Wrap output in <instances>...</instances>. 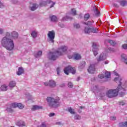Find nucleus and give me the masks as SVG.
I'll return each mask as SVG.
<instances>
[{"mask_svg":"<svg viewBox=\"0 0 127 127\" xmlns=\"http://www.w3.org/2000/svg\"><path fill=\"white\" fill-rule=\"evenodd\" d=\"M119 93L121 97H124L126 95V90L121 86V84L118 85L116 89H110L107 91L106 96L110 98H115L119 95Z\"/></svg>","mask_w":127,"mask_h":127,"instance_id":"obj_1","label":"nucleus"},{"mask_svg":"<svg viewBox=\"0 0 127 127\" xmlns=\"http://www.w3.org/2000/svg\"><path fill=\"white\" fill-rule=\"evenodd\" d=\"M67 50L68 47L67 46H62L59 48L58 51L54 52H51L48 54L47 58L49 60L55 61L58 58V56L63 55V52H66Z\"/></svg>","mask_w":127,"mask_h":127,"instance_id":"obj_2","label":"nucleus"},{"mask_svg":"<svg viewBox=\"0 0 127 127\" xmlns=\"http://www.w3.org/2000/svg\"><path fill=\"white\" fill-rule=\"evenodd\" d=\"M1 45L9 51H11L14 48V43L13 40L6 37H4L1 40Z\"/></svg>","mask_w":127,"mask_h":127,"instance_id":"obj_3","label":"nucleus"},{"mask_svg":"<svg viewBox=\"0 0 127 127\" xmlns=\"http://www.w3.org/2000/svg\"><path fill=\"white\" fill-rule=\"evenodd\" d=\"M60 98L59 97H56L55 98L51 97H48L47 98V102L50 108L53 109H57L60 106Z\"/></svg>","mask_w":127,"mask_h":127,"instance_id":"obj_4","label":"nucleus"},{"mask_svg":"<svg viewBox=\"0 0 127 127\" xmlns=\"http://www.w3.org/2000/svg\"><path fill=\"white\" fill-rule=\"evenodd\" d=\"M64 71L66 75H69V73H71L74 75L76 73V68L71 65H68L64 68Z\"/></svg>","mask_w":127,"mask_h":127,"instance_id":"obj_5","label":"nucleus"},{"mask_svg":"<svg viewBox=\"0 0 127 127\" xmlns=\"http://www.w3.org/2000/svg\"><path fill=\"white\" fill-rule=\"evenodd\" d=\"M84 32L86 34L91 33V32H92V33H98L99 32V29L94 27H85Z\"/></svg>","mask_w":127,"mask_h":127,"instance_id":"obj_6","label":"nucleus"},{"mask_svg":"<svg viewBox=\"0 0 127 127\" xmlns=\"http://www.w3.org/2000/svg\"><path fill=\"white\" fill-rule=\"evenodd\" d=\"M47 3H52L50 6V8L53 7V6H54V5L55 4V2H54L51 0H45L40 2L39 4V5L40 6H45V5L47 4Z\"/></svg>","mask_w":127,"mask_h":127,"instance_id":"obj_7","label":"nucleus"},{"mask_svg":"<svg viewBox=\"0 0 127 127\" xmlns=\"http://www.w3.org/2000/svg\"><path fill=\"white\" fill-rule=\"evenodd\" d=\"M48 36L49 38L48 41H50L52 43H54V38H55V32L53 30L49 31L48 33Z\"/></svg>","mask_w":127,"mask_h":127,"instance_id":"obj_8","label":"nucleus"},{"mask_svg":"<svg viewBox=\"0 0 127 127\" xmlns=\"http://www.w3.org/2000/svg\"><path fill=\"white\" fill-rule=\"evenodd\" d=\"M107 59V55L105 53H102L99 58L97 59V61L98 62H100V61H103L104 60H105V59Z\"/></svg>","mask_w":127,"mask_h":127,"instance_id":"obj_9","label":"nucleus"},{"mask_svg":"<svg viewBox=\"0 0 127 127\" xmlns=\"http://www.w3.org/2000/svg\"><path fill=\"white\" fill-rule=\"evenodd\" d=\"M29 8L32 11H34V10H36L38 8V5L36 3L30 4Z\"/></svg>","mask_w":127,"mask_h":127,"instance_id":"obj_10","label":"nucleus"},{"mask_svg":"<svg viewBox=\"0 0 127 127\" xmlns=\"http://www.w3.org/2000/svg\"><path fill=\"white\" fill-rule=\"evenodd\" d=\"M95 64H90L89 68L88 69L89 73L90 74H94L95 72Z\"/></svg>","mask_w":127,"mask_h":127,"instance_id":"obj_11","label":"nucleus"},{"mask_svg":"<svg viewBox=\"0 0 127 127\" xmlns=\"http://www.w3.org/2000/svg\"><path fill=\"white\" fill-rule=\"evenodd\" d=\"M48 85L51 88H55L56 87V81L53 80H50L49 81Z\"/></svg>","mask_w":127,"mask_h":127,"instance_id":"obj_12","label":"nucleus"},{"mask_svg":"<svg viewBox=\"0 0 127 127\" xmlns=\"http://www.w3.org/2000/svg\"><path fill=\"white\" fill-rule=\"evenodd\" d=\"M82 57L78 53L73 54V60H81Z\"/></svg>","mask_w":127,"mask_h":127,"instance_id":"obj_13","label":"nucleus"},{"mask_svg":"<svg viewBox=\"0 0 127 127\" xmlns=\"http://www.w3.org/2000/svg\"><path fill=\"white\" fill-rule=\"evenodd\" d=\"M11 37L13 39H17L18 38V33L15 31H13L11 33Z\"/></svg>","mask_w":127,"mask_h":127,"instance_id":"obj_14","label":"nucleus"},{"mask_svg":"<svg viewBox=\"0 0 127 127\" xmlns=\"http://www.w3.org/2000/svg\"><path fill=\"white\" fill-rule=\"evenodd\" d=\"M23 73H24V69H23V67H19L17 72V75L20 76V75H22V74H23Z\"/></svg>","mask_w":127,"mask_h":127,"instance_id":"obj_15","label":"nucleus"},{"mask_svg":"<svg viewBox=\"0 0 127 127\" xmlns=\"http://www.w3.org/2000/svg\"><path fill=\"white\" fill-rule=\"evenodd\" d=\"M121 61L122 62H124L125 63V64H127V56L125 54H122L121 55Z\"/></svg>","mask_w":127,"mask_h":127,"instance_id":"obj_16","label":"nucleus"},{"mask_svg":"<svg viewBox=\"0 0 127 127\" xmlns=\"http://www.w3.org/2000/svg\"><path fill=\"white\" fill-rule=\"evenodd\" d=\"M94 12L96 15V16H100V11L97 8L96 6L93 7Z\"/></svg>","mask_w":127,"mask_h":127,"instance_id":"obj_17","label":"nucleus"},{"mask_svg":"<svg viewBox=\"0 0 127 127\" xmlns=\"http://www.w3.org/2000/svg\"><path fill=\"white\" fill-rule=\"evenodd\" d=\"M92 49L99 50V45L96 43H93L92 44Z\"/></svg>","mask_w":127,"mask_h":127,"instance_id":"obj_18","label":"nucleus"},{"mask_svg":"<svg viewBox=\"0 0 127 127\" xmlns=\"http://www.w3.org/2000/svg\"><path fill=\"white\" fill-rule=\"evenodd\" d=\"M85 65H86V62L85 61L81 62L79 66V68L84 69V68H85Z\"/></svg>","mask_w":127,"mask_h":127,"instance_id":"obj_19","label":"nucleus"},{"mask_svg":"<svg viewBox=\"0 0 127 127\" xmlns=\"http://www.w3.org/2000/svg\"><path fill=\"white\" fill-rule=\"evenodd\" d=\"M16 85V83L14 81H11L9 83V87L10 88H13L15 87V85Z\"/></svg>","mask_w":127,"mask_h":127,"instance_id":"obj_20","label":"nucleus"},{"mask_svg":"<svg viewBox=\"0 0 127 127\" xmlns=\"http://www.w3.org/2000/svg\"><path fill=\"white\" fill-rule=\"evenodd\" d=\"M38 33L36 31H33L31 34V35L33 38H36L37 37V34Z\"/></svg>","mask_w":127,"mask_h":127,"instance_id":"obj_21","label":"nucleus"},{"mask_svg":"<svg viewBox=\"0 0 127 127\" xmlns=\"http://www.w3.org/2000/svg\"><path fill=\"white\" fill-rule=\"evenodd\" d=\"M69 19L70 20H72V18L71 17H69L68 16H65L63 18H62V21H67L68 20H69Z\"/></svg>","mask_w":127,"mask_h":127,"instance_id":"obj_22","label":"nucleus"},{"mask_svg":"<svg viewBox=\"0 0 127 127\" xmlns=\"http://www.w3.org/2000/svg\"><path fill=\"white\" fill-rule=\"evenodd\" d=\"M50 18L53 22H56V21H57V17L55 15L50 16Z\"/></svg>","mask_w":127,"mask_h":127,"instance_id":"obj_23","label":"nucleus"},{"mask_svg":"<svg viewBox=\"0 0 127 127\" xmlns=\"http://www.w3.org/2000/svg\"><path fill=\"white\" fill-rule=\"evenodd\" d=\"M0 90L1 91H3V92H5V91H7V86H6L5 84L2 85L0 87Z\"/></svg>","mask_w":127,"mask_h":127,"instance_id":"obj_24","label":"nucleus"},{"mask_svg":"<svg viewBox=\"0 0 127 127\" xmlns=\"http://www.w3.org/2000/svg\"><path fill=\"white\" fill-rule=\"evenodd\" d=\"M114 80H115V81H119V85H120V84H121V86L122 87L123 84H122V82H121V81L122 80V78L121 77V76H118V77H115Z\"/></svg>","mask_w":127,"mask_h":127,"instance_id":"obj_25","label":"nucleus"},{"mask_svg":"<svg viewBox=\"0 0 127 127\" xmlns=\"http://www.w3.org/2000/svg\"><path fill=\"white\" fill-rule=\"evenodd\" d=\"M32 109L33 111H35L36 110H40V109H42V107L39 106L37 105H34Z\"/></svg>","mask_w":127,"mask_h":127,"instance_id":"obj_26","label":"nucleus"},{"mask_svg":"<svg viewBox=\"0 0 127 127\" xmlns=\"http://www.w3.org/2000/svg\"><path fill=\"white\" fill-rule=\"evenodd\" d=\"M119 127H127V122H126L125 123L121 122L119 123Z\"/></svg>","mask_w":127,"mask_h":127,"instance_id":"obj_27","label":"nucleus"},{"mask_svg":"<svg viewBox=\"0 0 127 127\" xmlns=\"http://www.w3.org/2000/svg\"><path fill=\"white\" fill-rule=\"evenodd\" d=\"M105 78L107 79H110V78H111V73L109 71H106L105 73Z\"/></svg>","mask_w":127,"mask_h":127,"instance_id":"obj_28","label":"nucleus"},{"mask_svg":"<svg viewBox=\"0 0 127 127\" xmlns=\"http://www.w3.org/2000/svg\"><path fill=\"white\" fill-rule=\"evenodd\" d=\"M41 55H42V52L41 51H39L35 55V57H36V58H38V57H40Z\"/></svg>","mask_w":127,"mask_h":127,"instance_id":"obj_29","label":"nucleus"},{"mask_svg":"<svg viewBox=\"0 0 127 127\" xmlns=\"http://www.w3.org/2000/svg\"><path fill=\"white\" fill-rule=\"evenodd\" d=\"M121 87H122L123 89H125V95H126V91H127V81H126L124 83H123V85H121Z\"/></svg>","mask_w":127,"mask_h":127,"instance_id":"obj_30","label":"nucleus"},{"mask_svg":"<svg viewBox=\"0 0 127 127\" xmlns=\"http://www.w3.org/2000/svg\"><path fill=\"white\" fill-rule=\"evenodd\" d=\"M89 18H90V14L89 13L85 14L84 16V20L85 21H87V20H88Z\"/></svg>","mask_w":127,"mask_h":127,"instance_id":"obj_31","label":"nucleus"},{"mask_svg":"<svg viewBox=\"0 0 127 127\" xmlns=\"http://www.w3.org/2000/svg\"><path fill=\"white\" fill-rule=\"evenodd\" d=\"M68 112H69L72 115L75 114V111L74 109L71 107L68 108Z\"/></svg>","mask_w":127,"mask_h":127,"instance_id":"obj_32","label":"nucleus"},{"mask_svg":"<svg viewBox=\"0 0 127 127\" xmlns=\"http://www.w3.org/2000/svg\"><path fill=\"white\" fill-rule=\"evenodd\" d=\"M6 111L8 112V113H12L13 112V110H12L11 106H8L7 107Z\"/></svg>","mask_w":127,"mask_h":127,"instance_id":"obj_33","label":"nucleus"},{"mask_svg":"<svg viewBox=\"0 0 127 127\" xmlns=\"http://www.w3.org/2000/svg\"><path fill=\"white\" fill-rule=\"evenodd\" d=\"M108 43H110L111 45H112V46H115V45H116V42H115V41L108 40Z\"/></svg>","mask_w":127,"mask_h":127,"instance_id":"obj_34","label":"nucleus"},{"mask_svg":"<svg viewBox=\"0 0 127 127\" xmlns=\"http://www.w3.org/2000/svg\"><path fill=\"white\" fill-rule=\"evenodd\" d=\"M74 118L76 120H81V119H82V117H81V116H80L79 115H75L74 116Z\"/></svg>","mask_w":127,"mask_h":127,"instance_id":"obj_35","label":"nucleus"},{"mask_svg":"<svg viewBox=\"0 0 127 127\" xmlns=\"http://www.w3.org/2000/svg\"><path fill=\"white\" fill-rule=\"evenodd\" d=\"M18 126L19 127H24L25 126V123L24 122H20L18 123Z\"/></svg>","mask_w":127,"mask_h":127,"instance_id":"obj_36","label":"nucleus"},{"mask_svg":"<svg viewBox=\"0 0 127 127\" xmlns=\"http://www.w3.org/2000/svg\"><path fill=\"white\" fill-rule=\"evenodd\" d=\"M71 13L72 15H76L77 14L76 9L75 8L71 9Z\"/></svg>","mask_w":127,"mask_h":127,"instance_id":"obj_37","label":"nucleus"},{"mask_svg":"<svg viewBox=\"0 0 127 127\" xmlns=\"http://www.w3.org/2000/svg\"><path fill=\"white\" fill-rule=\"evenodd\" d=\"M92 52H93V54L94 56H97V55L98 54L99 52V50H94V49H92Z\"/></svg>","mask_w":127,"mask_h":127,"instance_id":"obj_38","label":"nucleus"},{"mask_svg":"<svg viewBox=\"0 0 127 127\" xmlns=\"http://www.w3.org/2000/svg\"><path fill=\"white\" fill-rule=\"evenodd\" d=\"M17 107L19 108V109H23L24 106L21 103H17Z\"/></svg>","mask_w":127,"mask_h":127,"instance_id":"obj_39","label":"nucleus"},{"mask_svg":"<svg viewBox=\"0 0 127 127\" xmlns=\"http://www.w3.org/2000/svg\"><path fill=\"white\" fill-rule=\"evenodd\" d=\"M120 4L122 6H125L127 4V1L126 0H122L120 2Z\"/></svg>","mask_w":127,"mask_h":127,"instance_id":"obj_40","label":"nucleus"},{"mask_svg":"<svg viewBox=\"0 0 127 127\" xmlns=\"http://www.w3.org/2000/svg\"><path fill=\"white\" fill-rule=\"evenodd\" d=\"M11 107L12 109H15V108H17V103H12Z\"/></svg>","mask_w":127,"mask_h":127,"instance_id":"obj_41","label":"nucleus"},{"mask_svg":"<svg viewBox=\"0 0 127 127\" xmlns=\"http://www.w3.org/2000/svg\"><path fill=\"white\" fill-rule=\"evenodd\" d=\"M114 51H115V50L112 48H109L106 49V52H113Z\"/></svg>","mask_w":127,"mask_h":127,"instance_id":"obj_42","label":"nucleus"},{"mask_svg":"<svg viewBox=\"0 0 127 127\" xmlns=\"http://www.w3.org/2000/svg\"><path fill=\"white\" fill-rule=\"evenodd\" d=\"M67 86L68 88H73V87L74 86V85H73V83L71 82H69L67 84Z\"/></svg>","mask_w":127,"mask_h":127,"instance_id":"obj_43","label":"nucleus"},{"mask_svg":"<svg viewBox=\"0 0 127 127\" xmlns=\"http://www.w3.org/2000/svg\"><path fill=\"white\" fill-rule=\"evenodd\" d=\"M59 26L60 27H61V28H64V27H65V25L62 23H59Z\"/></svg>","mask_w":127,"mask_h":127,"instance_id":"obj_44","label":"nucleus"},{"mask_svg":"<svg viewBox=\"0 0 127 127\" xmlns=\"http://www.w3.org/2000/svg\"><path fill=\"white\" fill-rule=\"evenodd\" d=\"M10 36H11V33H9V32H7L5 34V37H10Z\"/></svg>","mask_w":127,"mask_h":127,"instance_id":"obj_45","label":"nucleus"},{"mask_svg":"<svg viewBox=\"0 0 127 127\" xmlns=\"http://www.w3.org/2000/svg\"><path fill=\"white\" fill-rule=\"evenodd\" d=\"M83 24H85L86 25H92V22L88 21L87 22H84Z\"/></svg>","mask_w":127,"mask_h":127,"instance_id":"obj_46","label":"nucleus"},{"mask_svg":"<svg viewBox=\"0 0 127 127\" xmlns=\"http://www.w3.org/2000/svg\"><path fill=\"white\" fill-rule=\"evenodd\" d=\"M122 48L123 49L127 50V44H124L122 45Z\"/></svg>","mask_w":127,"mask_h":127,"instance_id":"obj_47","label":"nucleus"},{"mask_svg":"<svg viewBox=\"0 0 127 127\" xmlns=\"http://www.w3.org/2000/svg\"><path fill=\"white\" fill-rule=\"evenodd\" d=\"M74 26L75 28H80V24H74Z\"/></svg>","mask_w":127,"mask_h":127,"instance_id":"obj_48","label":"nucleus"},{"mask_svg":"<svg viewBox=\"0 0 127 127\" xmlns=\"http://www.w3.org/2000/svg\"><path fill=\"white\" fill-rule=\"evenodd\" d=\"M47 127V125L45 123H43L40 126V127Z\"/></svg>","mask_w":127,"mask_h":127,"instance_id":"obj_49","label":"nucleus"},{"mask_svg":"<svg viewBox=\"0 0 127 127\" xmlns=\"http://www.w3.org/2000/svg\"><path fill=\"white\" fill-rule=\"evenodd\" d=\"M110 119L112 121H116V120H117V118L115 116H112L110 117Z\"/></svg>","mask_w":127,"mask_h":127,"instance_id":"obj_50","label":"nucleus"},{"mask_svg":"<svg viewBox=\"0 0 127 127\" xmlns=\"http://www.w3.org/2000/svg\"><path fill=\"white\" fill-rule=\"evenodd\" d=\"M98 77H99V78H100V79H103V78H104L105 75H104V74H99V75H98Z\"/></svg>","mask_w":127,"mask_h":127,"instance_id":"obj_51","label":"nucleus"},{"mask_svg":"<svg viewBox=\"0 0 127 127\" xmlns=\"http://www.w3.org/2000/svg\"><path fill=\"white\" fill-rule=\"evenodd\" d=\"M57 72L58 75H59L60 74V67L57 68Z\"/></svg>","mask_w":127,"mask_h":127,"instance_id":"obj_52","label":"nucleus"},{"mask_svg":"<svg viewBox=\"0 0 127 127\" xmlns=\"http://www.w3.org/2000/svg\"><path fill=\"white\" fill-rule=\"evenodd\" d=\"M65 86V83H63L60 84V87H61V88H64Z\"/></svg>","mask_w":127,"mask_h":127,"instance_id":"obj_53","label":"nucleus"},{"mask_svg":"<svg viewBox=\"0 0 127 127\" xmlns=\"http://www.w3.org/2000/svg\"><path fill=\"white\" fill-rule=\"evenodd\" d=\"M126 104V102H125L124 101H121L119 103V105L120 106H124V105Z\"/></svg>","mask_w":127,"mask_h":127,"instance_id":"obj_54","label":"nucleus"},{"mask_svg":"<svg viewBox=\"0 0 127 127\" xmlns=\"http://www.w3.org/2000/svg\"><path fill=\"white\" fill-rule=\"evenodd\" d=\"M4 31V30L2 28H0V34H2Z\"/></svg>","mask_w":127,"mask_h":127,"instance_id":"obj_55","label":"nucleus"},{"mask_svg":"<svg viewBox=\"0 0 127 127\" xmlns=\"http://www.w3.org/2000/svg\"><path fill=\"white\" fill-rule=\"evenodd\" d=\"M49 117H54V116H55V113H50V114L49 115Z\"/></svg>","mask_w":127,"mask_h":127,"instance_id":"obj_56","label":"nucleus"},{"mask_svg":"<svg viewBox=\"0 0 127 127\" xmlns=\"http://www.w3.org/2000/svg\"><path fill=\"white\" fill-rule=\"evenodd\" d=\"M113 6H114L115 7H119V5L118 4H117V3H114L113 4Z\"/></svg>","mask_w":127,"mask_h":127,"instance_id":"obj_57","label":"nucleus"},{"mask_svg":"<svg viewBox=\"0 0 127 127\" xmlns=\"http://www.w3.org/2000/svg\"><path fill=\"white\" fill-rule=\"evenodd\" d=\"M113 73L114 74V75H116V76H120L119 75V73L117 72V71H116L115 70L113 71Z\"/></svg>","mask_w":127,"mask_h":127,"instance_id":"obj_58","label":"nucleus"},{"mask_svg":"<svg viewBox=\"0 0 127 127\" xmlns=\"http://www.w3.org/2000/svg\"><path fill=\"white\" fill-rule=\"evenodd\" d=\"M106 96V94L105 93H101L100 95V97L101 98H104Z\"/></svg>","mask_w":127,"mask_h":127,"instance_id":"obj_59","label":"nucleus"},{"mask_svg":"<svg viewBox=\"0 0 127 127\" xmlns=\"http://www.w3.org/2000/svg\"><path fill=\"white\" fill-rule=\"evenodd\" d=\"M68 57L69 59H74L73 55L72 56H68Z\"/></svg>","mask_w":127,"mask_h":127,"instance_id":"obj_60","label":"nucleus"},{"mask_svg":"<svg viewBox=\"0 0 127 127\" xmlns=\"http://www.w3.org/2000/svg\"><path fill=\"white\" fill-rule=\"evenodd\" d=\"M12 2H13V3H17V0H12Z\"/></svg>","mask_w":127,"mask_h":127,"instance_id":"obj_61","label":"nucleus"},{"mask_svg":"<svg viewBox=\"0 0 127 127\" xmlns=\"http://www.w3.org/2000/svg\"><path fill=\"white\" fill-rule=\"evenodd\" d=\"M44 84L45 85V86H49V82H44Z\"/></svg>","mask_w":127,"mask_h":127,"instance_id":"obj_62","label":"nucleus"},{"mask_svg":"<svg viewBox=\"0 0 127 127\" xmlns=\"http://www.w3.org/2000/svg\"><path fill=\"white\" fill-rule=\"evenodd\" d=\"M57 125H58L59 126H61V125H62V123L61 122H57Z\"/></svg>","mask_w":127,"mask_h":127,"instance_id":"obj_63","label":"nucleus"},{"mask_svg":"<svg viewBox=\"0 0 127 127\" xmlns=\"http://www.w3.org/2000/svg\"><path fill=\"white\" fill-rule=\"evenodd\" d=\"M79 109H81V110L83 109H85V107H83V106H79Z\"/></svg>","mask_w":127,"mask_h":127,"instance_id":"obj_64","label":"nucleus"}]
</instances>
